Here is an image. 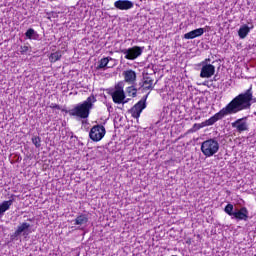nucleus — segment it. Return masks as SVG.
<instances>
[{"mask_svg":"<svg viewBox=\"0 0 256 256\" xmlns=\"http://www.w3.org/2000/svg\"><path fill=\"white\" fill-rule=\"evenodd\" d=\"M255 101L256 100L253 98V88L250 87L244 93L236 96L215 115L210 117L208 120H205L201 124H194V127H196V129H201L202 127H211V125H215L217 121H221V119H223V117H227V115H235V113H239V111L251 109V105H253Z\"/></svg>","mask_w":256,"mask_h":256,"instance_id":"nucleus-1","label":"nucleus"},{"mask_svg":"<svg viewBox=\"0 0 256 256\" xmlns=\"http://www.w3.org/2000/svg\"><path fill=\"white\" fill-rule=\"evenodd\" d=\"M95 103H97V98L91 95L85 101L78 103L74 108L70 109L68 115L76 117V119H87Z\"/></svg>","mask_w":256,"mask_h":256,"instance_id":"nucleus-2","label":"nucleus"},{"mask_svg":"<svg viewBox=\"0 0 256 256\" xmlns=\"http://www.w3.org/2000/svg\"><path fill=\"white\" fill-rule=\"evenodd\" d=\"M200 149L204 156L213 157V155L219 152V141L215 138H210L202 142Z\"/></svg>","mask_w":256,"mask_h":256,"instance_id":"nucleus-3","label":"nucleus"},{"mask_svg":"<svg viewBox=\"0 0 256 256\" xmlns=\"http://www.w3.org/2000/svg\"><path fill=\"white\" fill-rule=\"evenodd\" d=\"M111 96L113 101L118 105H121V103H127V101H125V90H123V82H119L115 86Z\"/></svg>","mask_w":256,"mask_h":256,"instance_id":"nucleus-4","label":"nucleus"},{"mask_svg":"<svg viewBox=\"0 0 256 256\" xmlns=\"http://www.w3.org/2000/svg\"><path fill=\"white\" fill-rule=\"evenodd\" d=\"M143 47L133 46L132 48L124 49L121 52L125 55V59L128 61H135L138 57L143 55Z\"/></svg>","mask_w":256,"mask_h":256,"instance_id":"nucleus-5","label":"nucleus"},{"mask_svg":"<svg viewBox=\"0 0 256 256\" xmlns=\"http://www.w3.org/2000/svg\"><path fill=\"white\" fill-rule=\"evenodd\" d=\"M107 131L103 125H95L91 128L89 132V137L92 141L99 142L105 137Z\"/></svg>","mask_w":256,"mask_h":256,"instance_id":"nucleus-6","label":"nucleus"},{"mask_svg":"<svg viewBox=\"0 0 256 256\" xmlns=\"http://www.w3.org/2000/svg\"><path fill=\"white\" fill-rule=\"evenodd\" d=\"M149 97V94H147L143 99H141L138 103H136L131 111V115L132 117H134V119H139L141 117V113H143V109H145V107H147V98Z\"/></svg>","mask_w":256,"mask_h":256,"instance_id":"nucleus-7","label":"nucleus"},{"mask_svg":"<svg viewBox=\"0 0 256 256\" xmlns=\"http://www.w3.org/2000/svg\"><path fill=\"white\" fill-rule=\"evenodd\" d=\"M232 129H235L236 133H244L249 131V124H247V117L239 118L231 123Z\"/></svg>","mask_w":256,"mask_h":256,"instance_id":"nucleus-8","label":"nucleus"},{"mask_svg":"<svg viewBox=\"0 0 256 256\" xmlns=\"http://www.w3.org/2000/svg\"><path fill=\"white\" fill-rule=\"evenodd\" d=\"M202 68L200 71V77L202 79H210V77H213L215 75V67L213 64H207L204 62L201 63Z\"/></svg>","mask_w":256,"mask_h":256,"instance_id":"nucleus-9","label":"nucleus"},{"mask_svg":"<svg viewBox=\"0 0 256 256\" xmlns=\"http://www.w3.org/2000/svg\"><path fill=\"white\" fill-rule=\"evenodd\" d=\"M232 219H236L237 221H247V219H249V210H247V207L235 209Z\"/></svg>","mask_w":256,"mask_h":256,"instance_id":"nucleus-10","label":"nucleus"},{"mask_svg":"<svg viewBox=\"0 0 256 256\" xmlns=\"http://www.w3.org/2000/svg\"><path fill=\"white\" fill-rule=\"evenodd\" d=\"M122 76L124 77L125 83H128V85H135L137 82V72H135V70H125Z\"/></svg>","mask_w":256,"mask_h":256,"instance_id":"nucleus-11","label":"nucleus"},{"mask_svg":"<svg viewBox=\"0 0 256 256\" xmlns=\"http://www.w3.org/2000/svg\"><path fill=\"white\" fill-rule=\"evenodd\" d=\"M134 6L135 4L130 0H118L114 2V7L120 11H129V9H133Z\"/></svg>","mask_w":256,"mask_h":256,"instance_id":"nucleus-12","label":"nucleus"},{"mask_svg":"<svg viewBox=\"0 0 256 256\" xmlns=\"http://www.w3.org/2000/svg\"><path fill=\"white\" fill-rule=\"evenodd\" d=\"M89 223V217L86 214H81L77 216L74 220V225H77V229H80V231H83L87 228V225Z\"/></svg>","mask_w":256,"mask_h":256,"instance_id":"nucleus-13","label":"nucleus"},{"mask_svg":"<svg viewBox=\"0 0 256 256\" xmlns=\"http://www.w3.org/2000/svg\"><path fill=\"white\" fill-rule=\"evenodd\" d=\"M205 33V28H198L184 34V39H196V37H201Z\"/></svg>","mask_w":256,"mask_h":256,"instance_id":"nucleus-14","label":"nucleus"},{"mask_svg":"<svg viewBox=\"0 0 256 256\" xmlns=\"http://www.w3.org/2000/svg\"><path fill=\"white\" fill-rule=\"evenodd\" d=\"M16 231H18L20 235H29L31 233V224L23 222L19 224Z\"/></svg>","mask_w":256,"mask_h":256,"instance_id":"nucleus-15","label":"nucleus"},{"mask_svg":"<svg viewBox=\"0 0 256 256\" xmlns=\"http://www.w3.org/2000/svg\"><path fill=\"white\" fill-rule=\"evenodd\" d=\"M153 78L146 77L143 82H140L138 89L153 90Z\"/></svg>","mask_w":256,"mask_h":256,"instance_id":"nucleus-16","label":"nucleus"},{"mask_svg":"<svg viewBox=\"0 0 256 256\" xmlns=\"http://www.w3.org/2000/svg\"><path fill=\"white\" fill-rule=\"evenodd\" d=\"M11 205H13V199L3 201L0 204V219L1 217H3V215H5L6 211H9V209H11Z\"/></svg>","mask_w":256,"mask_h":256,"instance_id":"nucleus-17","label":"nucleus"},{"mask_svg":"<svg viewBox=\"0 0 256 256\" xmlns=\"http://www.w3.org/2000/svg\"><path fill=\"white\" fill-rule=\"evenodd\" d=\"M251 29H253V26H250V27L248 25L241 26L238 31V35L240 39H245V37H247L249 33H251Z\"/></svg>","mask_w":256,"mask_h":256,"instance_id":"nucleus-18","label":"nucleus"},{"mask_svg":"<svg viewBox=\"0 0 256 256\" xmlns=\"http://www.w3.org/2000/svg\"><path fill=\"white\" fill-rule=\"evenodd\" d=\"M61 57H63V54L61 53V51H57L50 55L49 60L51 63H57V61H59Z\"/></svg>","mask_w":256,"mask_h":256,"instance_id":"nucleus-19","label":"nucleus"},{"mask_svg":"<svg viewBox=\"0 0 256 256\" xmlns=\"http://www.w3.org/2000/svg\"><path fill=\"white\" fill-rule=\"evenodd\" d=\"M109 61H113V58L111 57H106V58H102L98 64V69H105V67H107V65H109Z\"/></svg>","mask_w":256,"mask_h":256,"instance_id":"nucleus-20","label":"nucleus"},{"mask_svg":"<svg viewBox=\"0 0 256 256\" xmlns=\"http://www.w3.org/2000/svg\"><path fill=\"white\" fill-rule=\"evenodd\" d=\"M235 207L233 206V204L229 203L225 206L224 208V212L229 215L230 217L233 218V215L235 214Z\"/></svg>","mask_w":256,"mask_h":256,"instance_id":"nucleus-21","label":"nucleus"},{"mask_svg":"<svg viewBox=\"0 0 256 256\" xmlns=\"http://www.w3.org/2000/svg\"><path fill=\"white\" fill-rule=\"evenodd\" d=\"M25 36L27 39H36L37 37V32L35 31V29L33 28H29L26 33Z\"/></svg>","mask_w":256,"mask_h":256,"instance_id":"nucleus-22","label":"nucleus"},{"mask_svg":"<svg viewBox=\"0 0 256 256\" xmlns=\"http://www.w3.org/2000/svg\"><path fill=\"white\" fill-rule=\"evenodd\" d=\"M32 143L33 145H35V147H37V149H39V147H41V137L39 136L32 137Z\"/></svg>","mask_w":256,"mask_h":256,"instance_id":"nucleus-23","label":"nucleus"},{"mask_svg":"<svg viewBox=\"0 0 256 256\" xmlns=\"http://www.w3.org/2000/svg\"><path fill=\"white\" fill-rule=\"evenodd\" d=\"M127 93H129V95H131L132 97H136L137 96V88H135V86H130L127 88Z\"/></svg>","mask_w":256,"mask_h":256,"instance_id":"nucleus-24","label":"nucleus"},{"mask_svg":"<svg viewBox=\"0 0 256 256\" xmlns=\"http://www.w3.org/2000/svg\"><path fill=\"white\" fill-rule=\"evenodd\" d=\"M46 17H47V19H49L51 21L52 19L59 17V14L55 11L47 12Z\"/></svg>","mask_w":256,"mask_h":256,"instance_id":"nucleus-25","label":"nucleus"},{"mask_svg":"<svg viewBox=\"0 0 256 256\" xmlns=\"http://www.w3.org/2000/svg\"><path fill=\"white\" fill-rule=\"evenodd\" d=\"M19 235H21L18 230H16L13 234L10 235L11 241H19Z\"/></svg>","mask_w":256,"mask_h":256,"instance_id":"nucleus-26","label":"nucleus"},{"mask_svg":"<svg viewBox=\"0 0 256 256\" xmlns=\"http://www.w3.org/2000/svg\"><path fill=\"white\" fill-rule=\"evenodd\" d=\"M21 55H25V53H27V51H29V46H21L19 49Z\"/></svg>","mask_w":256,"mask_h":256,"instance_id":"nucleus-27","label":"nucleus"},{"mask_svg":"<svg viewBox=\"0 0 256 256\" xmlns=\"http://www.w3.org/2000/svg\"><path fill=\"white\" fill-rule=\"evenodd\" d=\"M50 108L59 110V109H61V106H59L58 104L52 103V104H50Z\"/></svg>","mask_w":256,"mask_h":256,"instance_id":"nucleus-28","label":"nucleus"},{"mask_svg":"<svg viewBox=\"0 0 256 256\" xmlns=\"http://www.w3.org/2000/svg\"><path fill=\"white\" fill-rule=\"evenodd\" d=\"M48 1H51V2H52V1H55V0H48Z\"/></svg>","mask_w":256,"mask_h":256,"instance_id":"nucleus-29","label":"nucleus"}]
</instances>
